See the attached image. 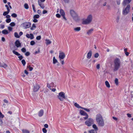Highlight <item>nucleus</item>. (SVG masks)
I'll return each instance as SVG.
<instances>
[{"mask_svg":"<svg viewBox=\"0 0 133 133\" xmlns=\"http://www.w3.org/2000/svg\"><path fill=\"white\" fill-rule=\"evenodd\" d=\"M96 121L99 126L103 127L104 125V120L102 115L98 114L96 116Z\"/></svg>","mask_w":133,"mask_h":133,"instance_id":"f257e3e1","label":"nucleus"},{"mask_svg":"<svg viewBox=\"0 0 133 133\" xmlns=\"http://www.w3.org/2000/svg\"><path fill=\"white\" fill-rule=\"evenodd\" d=\"M114 71H116L118 70L120 67L121 65V62L120 59L116 58L114 60Z\"/></svg>","mask_w":133,"mask_h":133,"instance_id":"f03ea898","label":"nucleus"},{"mask_svg":"<svg viewBox=\"0 0 133 133\" xmlns=\"http://www.w3.org/2000/svg\"><path fill=\"white\" fill-rule=\"evenodd\" d=\"M70 13L73 19L76 21L79 20V18L77 14L73 10H71Z\"/></svg>","mask_w":133,"mask_h":133,"instance_id":"7ed1b4c3","label":"nucleus"},{"mask_svg":"<svg viewBox=\"0 0 133 133\" xmlns=\"http://www.w3.org/2000/svg\"><path fill=\"white\" fill-rule=\"evenodd\" d=\"M57 96L58 98L61 101H63L64 99L66 98V97L65 96V94L62 92H59Z\"/></svg>","mask_w":133,"mask_h":133,"instance_id":"20e7f679","label":"nucleus"},{"mask_svg":"<svg viewBox=\"0 0 133 133\" xmlns=\"http://www.w3.org/2000/svg\"><path fill=\"white\" fill-rule=\"evenodd\" d=\"M31 23L29 22H25L23 23L21 25V26L23 27L24 29H26L30 27Z\"/></svg>","mask_w":133,"mask_h":133,"instance_id":"39448f33","label":"nucleus"},{"mask_svg":"<svg viewBox=\"0 0 133 133\" xmlns=\"http://www.w3.org/2000/svg\"><path fill=\"white\" fill-rule=\"evenodd\" d=\"M94 123V120L91 118H89L85 122V124L88 126H90Z\"/></svg>","mask_w":133,"mask_h":133,"instance_id":"423d86ee","label":"nucleus"},{"mask_svg":"<svg viewBox=\"0 0 133 133\" xmlns=\"http://www.w3.org/2000/svg\"><path fill=\"white\" fill-rule=\"evenodd\" d=\"M130 7V5L128 4L126 8L124 9H123L122 13L124 15H126L129 12Z\"/></svg>","mask_w":133,"mask_h":133,"instance_id":"0eeeda50","label":"nucleus"},{"mask_svg":"<svg viewBox=\"0 0 133 133\" xmlns=\"http://www.w3.org/2000/svg\"><path fill=\"white\" fill-rule=\"evenodd\" d=\"M65 57V54L63 52H60L59 54V58L60 61H61L64 59Z\"/></svg>","mask_w":133,"mask_h":133,"instance_id":"6e6552de","label":"nucleus"},{"mask_svg":"<svg viewBox=\"0 0 133 133\" xmlns=\"http://www.w3.org/2000/svg\"><path fill=\"white\" fill-rule=\"evenodd\" d=\"M40 88V87L39 85L36 84L34 86L33 91L34 92H37L38 90Z\"/></svg>","mask_w":133,"mask_h":133,"instance_id":"1a4fd4ad","label":"nucleus"},{"mask_svg":"<svg viewBox=\"0 0 133 133\" xmlns=\"http://www.w3.org/2000/svg\"><path fill=\"white\" fill-rule=\"evenodd\" d=\"M60 12L61 15L62 16H63V18L65 21H66L67 20V19L65 17V13L63 10L62 9H61L60 10Z\"/></svg>","mask_w":133,"mask_h":133,"instance_id":"9d476101","label":"nucleus"},{"mask_svg":"<svg viewBox=\"0 0 133 133\" xmlns=\"http://www.w3.org/2000/svg\"><path fill=\"white\" fill-rule=\"evenodd\" d=\"M15 44L17 48H18L21 46V44L18 40L16 41L15 43Z\"/></svg>","mask_w":133,"mask_h":133,"instance_id":"9b49d317","label":"nucleus"},{"mask_svg":"<svg viewBox=\"0 0 133 133\" xmlns=\"http://www.w3.org/2000/svg\"><path fill=\"white\" fill-rule=\"evenodd\" d=\"M131 1V0H124L123 2V5L125 6L127 4L130 3Z\"/></svg>","mask_w":133,"mask_h":133,"instance_id":"f8f14e48","label":"nucleus"},{"mask_svg":"<svg viewBox=\"0 0 133 133\" xmlns=\"http://www.w3.org/2000/svg\"><path fill=\"white\" fill-rule=\"evenodd\" d=\"M44 114V111L43 109L41 110L38 113V116L39 117L42 116Z\"/></svg>","mask_w":133,"mask_h":133,"instance_id":"ddd939ff","label":"nucleus"},{"mask_svg":"<svg viewBox=\"0 0 133 133\" xmlns=\"http://www.w3.org/2000/svg\"><path fill=\"white\" fill-rule=\"evenodd\" d=\"M92 51L90 50L87 54V57L88 58L90 59V58L92 55Z\"/></svg>","mask_w":133,"mask_h":133,"instance_id":"4468645a","label":"nucleus"},{"mask_svg":"<svg viewBox=\"0 0 133 133\" xmlns=\"http://www.w3.org/2000/svg\"><path fill=\"white\" fill-rule=\"evenodd\" d=\"M90 22L87 19L84 20L82 22V24H87L90 23Z\"/></svg>","mask_w":133,"mask_h":133,"instance_id":"2eb2a0df","label":"nucleus"},{"mask_svg":"<svg viewBox=\"0 0 133 133\" xmlns=\"http://www.w3.org/2000/svg\"><path fill=\"white\" fill-rule=\"evenodd\" d=\"M90 23L92 20V16L91 15H89L87 17V19Z\"/></svg>","mask_w":133,"mask_h":133,"instance_id":"dca6fc26","label":"nucleus"},{"mask_svg":"<svg viewBox=\"0 0 133 133\" xmlns=\"http://www.w3.org/2000/svg\"><path fill=\"white\" fill-rule=\"evenodd\" d=\"M90 23L92 20V16L91 15H89L87 17V19Z\"/></svg>","mask_w":133,"mask_h":133,"instance_id":"f3484780","label":"nucleus"},{"mask_svg":"<svg viewBox=\"0 0 133 133\" xmlns=\"http://www.w3.org/2000/svg\"><path fill=\"white\" fill-rule=\"evenodd\" d=\"M7 66V65L4 63H1L0 62V66L3 67L4 68H5Z\"/></svg>","mask_w":133,"mask_h":133,"instance_id":"a211bd4d","label":"nucleus"},{"mask_svg":"<svg viewBox=\"0 0 133 133\" xmlns=\"http://www.w3.org/2000/svg\"><path fill=\"white\" fill-rule=\"evenodd\" d=\"M2 33L4 35H7L9 33L6 30L4 29L2 31Z\"/></svg>","mask_w":133,"mask_h":133,"instance_id":"6ab92c4d","label":"nucleus"},{"mask_svg":"<svg viewBox=\"0 0 133 133\" xmlns=\"http://www.w3.org/2000/svg\"><path fill=\"white\" fill-rule=\"evenodd\" d=\"M80 113L81 115L85 116L87 114L83 110H80Z\"/></svg>","mask_w":133,"mask_h":133,"instance_id":"aec40b11","label":"nucleus"},{"mask_svg":"<svg viewBox=\"0 0 133 133\" xmlns=\"http://www.w3.org/2000/svg\"><path fill=\"white\" fill-rule=\"evenodd\" d=\"M94 29H90L87 32L88 35H90Z\"/></svg>","mask_w":133,"mask_h":133,"instance_id":"412c9836","label":"nucleus"},{"mask_svg":"<svg viewBox=\"0 0 133 133\" xmlns=\"http://www.w3.org/2000/svg\"><path fill=\"white\" fill-rule=\"evenodd\" d=\"M74 105L75 107L78 108H80L82 109V107L80 106L79 104H78L77 103H75L74 104Z\"/></svg>","mask_w":133,"mask_h":133,"instance_id":"4be33fe9","label":"nucleus"},{"mask_svg":"<svg viewBox=\"0 0 133 133\" xmlns=\"http://www.w3.org/2000/svg\"><path fill=\"white\" fill-rule=\"evenodd\" d=\"M97 130L94 129H91L89 131V133H97Z\"/></svg>","mask_w":133,"mask_h":133,"instance_id":"5701e85b","label":"nucleus"},{"mask_svg":"<svg viewBox=\"0 0 133 133\" xmlns=\"http://www.w3.org/2000/svg\"><path fill=\"white\" fill-rule=\"evenodd\" d=\"M12 52L13 54L17 56H19L21 55V54H20L18 52L14 50H13Z\"/></svg>","mask_w":133,"mask_h":133,"instance_id":"b1692460","label":"nucleus"},{"mask_svg":"<svg viewBox=\"0 0 133 133\" xmlns=\"http://www.w3.org/2000/svg\"><path fill=\"white\" fill-rule=\"evenodd\" d=\"M57 62H58V61L55 58V57H53V64H55Z\"/></svg>","mask_w":133,"mask_h":133,"instance_id":"393cba45","label":"nucleus"},{"mask_svg":"<svg viewBox=\"0 0 133 133\" xmlns=\"http://www.w3.org/2000/svg\"><path fill=\"white\" fill-rule=\"evenodd\" d=\"M105 83L106 87L108 88H109L110 87V85L109 82L107 81H106L105 82Z\"/></svg>","mask_w":133,"mask_h":133,"instance_id":"a878e982","label":"nucleus"},{"mask_svg":"<svg viewBox=\"0 0 133 133\" xmlns=\"http://www.w3.org/2000/svg\"><path fill=\"white\" fill-rule=\"evenodd\" d=\"M92 127L94 129V130H96L98 131V129L96 125L95 124H94L92 125Z\"/></svg>","mask_w":133,"mask_h":133,"instance_id":"bb28decb","label":"nucleus"},{"mask_svg":"<svg viewBox=\"0 0 133 133\" xmlns=\"http://www.w3.org/2000/svg\"><path fill=\"white\" fill-rule=\"evenodd\" d=\"M81 30V28L80 27H77L74 28V30L76 31H78Z\"/></svg>","mask_w":133,"mask_h":133,"instance_id":"cd10ccee","label":"nucleus"},{"mask_svg":"<svg viewBox=\"0 0 133 133\" xmlns=\"http://www.w3.org/2000/svg\"><path fill=\"white\" fill-rule=\"evenodd\" d=\"M22 131L23 133H30L29 131L23 129Z\"/></svg>","mask_w":133,"mask_h":133,"instance_id":"c85d7f7f","label":"nucleus"},{"mask_svg":"<svg viewBox=\"0 0 133 133\" xmlns=\"http://www.w3.org/2000/svg\"><path fill=\"white\" fill-rule=\"evenodd\" d=\"M27 69H29V70L30 71H32L33 69V68L30 67V65L27 66Z\"/></svg>","mask_w":133,"mask_h":133,"instance_id":"c756f323","label":"nucleus"},{"mask_svg":"<svg viewBox=\"0 0 133 133\" xmlns=\"http://www.w3.org/2000/svg\"><path fill=\"white\" fill-rule=\"evenodd\" d=\"M40 17L39 15L38 14L34 16L33 18L34 19H38Z\"/></svg>","mask_w":133,"mask_h":133,"instance_id":"7c9ffc66","label":"nucleus"},{"mask_svg":"<svg viewBox=\"0 0 133 133\" xmlns=\"http://www.w3.org/2000/svg\"><path fill=\"white\" fill-rule=\"evenodd\" d=\"M15 36L17 38H19L20 37V36L18 35V33L17 32H15L14 33Z\"/></svg>","mask_w":133,"mask_h":133,"instance_id":"2f4dec72","label":"nucleus"},{"mask_svg":"<svg viewBox=\"0 0 133 133\" xmlns=\"http://www.w3.org/2000/svg\"><path fill=\"white\" fill-rule=\"evenodd\" d=\"M24 6V8L26 9H28L29 8L28 5L27 3L25 4Z\"/></svg>","mask_w":133,"mask_h":133,"instance_id":"473e14b6","label":"nucleus"},{"mask_svg":"<svg viewBox=\"0 0 133 133\" xmlns=\"http://www.w3.org/2000/svg\"><path fill=\"white\" fill-rule=\"evenodd\" d=\"M46 44L47 45H48L51 43V42L49 40L47 39L46 40Z\"/></svg>","mask_w":133,"mask_h":133,"instance_id":"72a5a7b5","label":"nucleus"},{"mask_svg":"<svg viewBox=\"0 0 133 133\" xmlns=\"http://www.w3.org/2000/svg\"><path fill=\"white\" fill-rule=\"evenodd\" d=\"M22 63L23 64V65L24 66L26 64V62L24 59H23L21 61Z\"/></svg>","mask_w":133,"mask_h":133,"instance_id":"f704fd0d","label":"nucleus"},{"mask_svg":"<svg viewBox=\"0 0 133 133\" xmlns=\"http://www.w3.org/2000/svg\"><path fill=\"white\" fill-rule=\"evenodd\" d=\"M36 28V26H35V24H33L32 25V26L30 28V29L31 30H34V29H33V28Z\"/></svg>","mask_w":133,"mask_h":133,"instance_id":"c9c22d12","label":"nucleus"},{"mask_svg":"<svg viewBox=\"0 0 133 133\" xmlns=\"http://www.w3.org/2000/svg\"><path fill=\"white\" fill-rule=\"evenodd\" d=\"M16 24L14 22H11L10 24V26H15V25Z\"/></svg>","mask_w":133,"mask_h":133,"instance_id":"e433bc0d","label":"nucleus"},{"mask_svg":"<svg viewBox=\"0 0 133 133\" xmlns=\"http://www.w3.org/2000/svg\"><path fill=\"white\" fill-rule=\"evenodd\" d=\"M115 83L116 85H117L118 84V79L117 78H116L115 81Z\"/></svg>","mask_w":133,"mask_h":133,"instance_id":"4c0bfd02","label":"nucleus"},{"mask_svg":"<svg viewBox=\"0 0 133 133\" xmlns=\"http://www.w3.org/2000/svg\"><path fill=\"white\" fill-rule=\"evenodd\" d=\"M11 16L14 18H16L17 17V15L15 13H13L11 14Z\"/></svg>","mask_w":133,"mask_h":133,"instance_id":"58836bf2","label":"nucleus"},{"mask_svg":"<svg viewBox=\"0 0 133 133\" xmlns=\"http://www.w3.org/2000/svg\"><path fill=\"white\" fill-rule=\"evenodd\" d=\"M35 41H32L30 42V44L31 45H33L35 44Z\"/></svg>","mask_w":133,"mask_h":133,"instance_id":"ea45409f","label":"nucleus"},{"mask_svg":"<svg viewBox=\"0 0 133 133\" xmlns=\"http://www.w3.org/2000/svg\"><path fill=\"white\" fill-rule=\"evenodd\" d=\"M11 21V20L10 18H7L6 20V22L7 23H10Z\"/></svg>","mask_w":133,"mask_h":133,"instance_id":"a19ab883","label":"nucleus"},{"mask_svg":"<svg viewBox=\"0 0 133 133\" xmlns=\"http://www.w3.org/2000/svg\"><path fill=\"white\" fill-rule=\"evenodd\" d=\"M34 38V37L33 34H30V38L31 39H32Z\"/></svg>","mask_w":133,"mask_h":133,"instance_id":"79ce46f5","label":"nucleus"},{"mask_svg":"<svg viewBox=\"0 0 133 133\" xmlns=\"http://www.w3.org/2000/svg\"><path fill=\"white\" fill-rule=\"evenodd\" d=\"M22 52L23 53L25 52L26 51V49L24 48H23L21 49Z\"/></svg>","mask_w":133,"mask_h":133,"instance_id":"37998d69","label":"nucleus"},{"mask_svg":"<svg viewBox=\"0 0 133 133\" xmlns=\"http://www.w3.org/2000/svg\"><path fill=\"white\" fill-rule=\"evenodd\" d=\"M82 109H83L84 110H85V111H87V112H89L90 111V110H89V109H87V108H84L83 107L82 108Z\"/></svg>","mask_w":133,"mask_h":133,"instance_id":"c03bdc74","label":"nucleus"},{"mask_svg":"<svg viewBox=\"0 0 133 133\" xmlns=\"http://www.w3.org/2000/svg\"><path fill=\"white\" fill-rule=\"evenodd\" d=\"M9 13V12L7 11L4 12L3 14V15L4 16H5L8 14Z\"/></svg>","mask_w":133,"mask_h":133,"instance_id":"a18cd8bd","label":"nucleus"},{"mask_svg":"<svg viewBox=\"0 0 133 133\" xmlns=\"http://www.w3.org/2000/svg\"><path fill=\"white\" fill-rule=\"evenodd\" d=\"M39 5L40 6L41 8L42 9H44V8L45 6L44 4L43 3L42 4H39Z\"/></svg>","mask_w":133,"mask_h":133,"instance_id":"49530a36","label":"nucleus"},{"mask_svg":"<svg viewBox=\"0 0 133 133\" xmlns=\"http://www.w3.org/2000/svg\"><path fill=\"white\" fill-rule=\"evenodd\" d=\"M32 9H33V10L34 11V12H36V9H35V6L34 5V4H32Z\"/></svg>","mask_w":133,"mask_h":133,"instance_id":"de8ad7c7","label":"nucleus"},{"mask_svg":"<svg viewBox=\"0 0 133 133\" xmlns=\"http://www.w3.org/2000/svg\"><path fill=\"white\" fill-rule=\"evenodd\" d=\"M42 131H43V132L44 133H46L47 130L45 128H43L42 129Z\"/></svg>","mask_w":133,"mask_h":133,"instance_id":"09e8293b","label":"nucleus"},{"mask_svg":"<svg viewBox=\"0 0 133 133\" xmlns=\"http://www.w3.org/2000/svg\"><path fill=\"white\" fill-rule=\"evenodd\" d=\"M99 55V54L98 53H96L94 55V57L95 58H97L98 57Z\"/></svg>","mask_w":133,"mask_h":133,"instance_id":"8fccbe9b","label":"nucleus"},{"mask_svg":"<svg viewBox=\"0 0 133 133\" xmlns=\"http://www.w3.org/2000/svg\"><path fill=\"white\" fill-rule=\"evenodd\" d=\"M4 117V115L0 111V118H3Z\"/></svg>","mask_w":133,"mask_h":133,"instance_id":"3c124183","label":"nucleus"},{"mask_svg":"<svg viewBox=\"0 0 133 133\" xmlns=\"http://www.w3.org/2000/svg\"><path fill=\"white\" fill-rule=\"evenodd\" d=\"M30 54V53L29 52H26L25 54V55L27 56H29Z\"/></svg>","mask_w":133,"mask_h":133,"instance_id":"603ef678","label":"nucleus"},{"mask_svg":"<svg viewBox=\"0 0 133 133\" xmlns=\"http://www.w3.org/2000/svg\"><path fill=\"white\" fill-rule=\"evenodd\" d=\"M18 57L19 58V59L20 60H21L23 58V57L22 55H20L18 56Z\"/></svg>","mask_w":133,"mask_h":133,"instance_id":"864d4df0","label":"nucleus"},{"mask_svg":"<svg viewBox=\"0 0 133 133\" xmlns=\"http://www.w3.org/2000/svg\"><path fill=\"white\" fill-rule=\"evenodd\" d=\"M41 37L40 36H37L36 37V39L37 40H39L41 39Z\"/></svg>","mask_w":133,"mask_h":133,"instance_id":"5fc2aeb1","label":"nucleus"},{"mask_svg":"<svg viewBox=\"0 0 133 133\" xmlns=\"http://www.w3.org/2000/svg\"><path fill=\"white\" fill-rule=\"evenodd\" d=\"M5 27L4 25L2 24H1L0 25V28L3 29Z\"/></svg>","mask_w":133,"mask_h":133,"instance_id":"6e6d98bb","label":"nucleus"},{"mask_svg":"<svg viewBox=\"0 0 133 133\" xmlns=\"http://www.w3.org/2000/svg\"><path fill=\"white\" fill-rule=\"evenodd\" d=\"M40 52V50H39V49H38V51H36L35 52V55L38 54V53H39Z\"/></svg>","mask_w":133,"mask_h":133,"instance_id":"4d7b16f0","label":"nucleus"},{"mask_svg":"<svg viewBox=\"0 0 133 133\" xmlns=\"http://www.w3.org/2000/svg\"><path fill=\"white\" fill-rule=\"evenodd\" d=\"M2 118H0V125H2L3 124Z\"/></svg>","mask_w":133,"mask_h":133,"instance_id":"13d9d810","label":"nucleus"},{"mask_svg":"<svg viewBox=\"0 0 133 133\" xmlns=\"http://www.w3.org/2000/svg\"><path fill=\"white\" fill-rule=\"evenodd\" d=\"M8 30L10 31H11L12 30V28L11 27L9 26L8 27Z\"/></svg>","mask_w":133,"mask_h":133,"instance_id":"bf43d9fd","label":"nucleus"},{"mask_svg":"<svg viewBox=\"0 0 133 133\" xmlns=\"http://www.w3.org/2000/svg\"><path fill=\"white\" fill-rule=\"evenodd\" d=\"M116 1L118 5H119L120 4V0H116Z\"/></svg>","mask_w":133,"mask_h":133,"instance_id":"052dcab7","label":"nucleus"},{"mask_svg":"<svg viewBox=\"0 0 133 133\" xmlns=\"http://www.w3.org/2000/svg\"><path fill=\"white\" fill-rule=\"evenodd\" d=\"M56 16L58 18H60L61 16L59 14H57L56 15Z\"/></svg>","mask_w":133,"mask_h":133,"instance_id":"680f3d73","label":"nucleus"},{"mask_svg":"<svg viewBox=\"0 0 133 133\" xmlns=\"http://www.w3.org/2000/svg\"><path fill=\"white\" fill-rule=\"evenodd\" d=\"M37 12V13L39 14H40L41 13V10H38Z\"/></svg>","mask_w":133,"mask_h":133,"instance_id":"e2e57ef3","label":"nucleus"},{"mask_svg":"<svg viewBox=\"0 0 133 133\" xmlns=\"http://www.w3.org/2000/svg\"><path fill=\"white\" fill-rule=\"evenodd\" d=\"M47 12H48L47 11L45 10H44L43 11L42 13L43 14H45L47 13Z\"/></svg>","mask_w":133,"mask_h":133,"instance_id":"0e129e2a","label":"nucleus"},{"mask_svg":"<svg viewBox=\"0 0 133 133\" xmlns=\"http://www.w3.org/2000/svg\"><path fill=\"white\" fill-rule=\"evenodd\" d=\"M86 116L84 117V118L85 119H87L88 117V114H87L86 115H85Z\"/></svg>","mask_w":133,"mask_h":133,"instance_id":"69168bd1","label":"nucleus"},{"mask_svg":"<svg viewBox=\"0 0 133 133\" xmlns=\"http://www.w3.org/2000/svg\"><path fill=\"white\" fill-rule=\"evenodd\" d=\"M33 21L34 23H36L38 22V20L37 19L35 18L33 19Z\"/></svg>","mask_w":133,"mask_h":133,"instance_id":"338daca9","label":"nucleus"},{"mask_svg":"<svg viewBox=\"0 0 133 133\" xmlns=\"http://www.w3.org/2000/svg\"><path fill=\"white\" fill-rule=\"evenodd\" d=\"M119 16H118L116 19V21L117 23H118L119 21Z\"/></svg>","mask_w":133,"mask_h":133,"instance_id":"774afa93","label":"nucleus"}]
</instances>
